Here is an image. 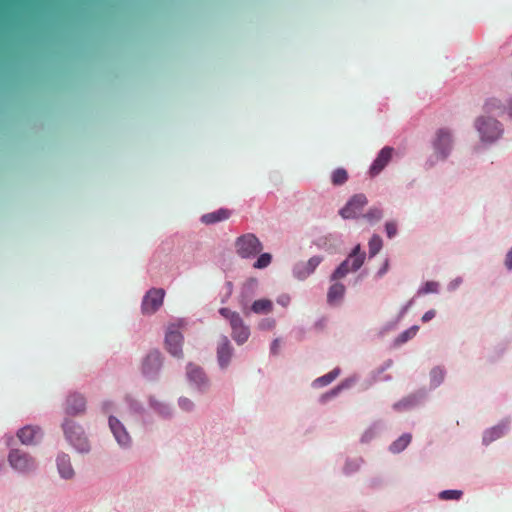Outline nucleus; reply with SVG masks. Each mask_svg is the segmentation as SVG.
<instances>
[{"mask_svg": "<svg viewBox=\"0 0 512 512\" xmlns=\"http://www.w3.org/2000/svg\"><path fill=\"white\" fill-rule=\"evenodd\" d=\"M62 429L67 441L80 453H87L90 450L88 438L81 425L73 420L65 419Z\"/></svg>", "mask_w": 512, "mask_h": 512, "instance_id": "nucleus-1", "label": "nucleus"}, {"mask_svg": "<svg viewBox=\"0 0 512 512\" xmlns=\"http://www.w3.org/2000/svg\"><path fill=\"white\" fill-rule=\"evenodd\" d=\"M219 313L229 321L233 340L238 345L244 344L250 337V328L244 323L240 314L226 307L220 308Z\"/></svg>", "mask_w": 512, "mask_h": 512, "instance_id": "nucleus-2", "label": "nucleus"}, {"mask_svg": "<svg viewBox=\"0 0 512 512\" xmlns=\"http://www.w3.org/2000/svg\"><path fill=\"white\" fill-rule=\"evenodd\" d=\"M365 260V253L360 251V245L354 247L346 260H344L331 275V281L344 278L349 272L361 268Z\"/></svg>", "mask_w": 512, "mask_h": 512, "instance_id": "nucleus-3", "label": "nucleus"}, {"mask_svg": "<svg viewBox=\"0 0 512 512\" xmlns=\"http://www.w3.org/2000/svg\"><path fill=\"white\" fill-rule=\"evenodd\" d=\"M475 127L484 142H493L503 133L501 123L493 118L479 117L475 121Z\"/></svg>", "mask_w": 512, "mask_h": 512, "instance_id": "nucleus-4", "label": "nucleus"}, {"mask_svg": "<svg viewBox=\"0 0 512 512\" xmlns=\"http://www.w3.org/2000/svg\"><path fill=\"white\" fill-rule=\"evenodd\" d=\"M236 253L241 258H251L259 254L262 249V243L252 233L244 234L238 237L235 241Z\"/></svg>", "mask_w": 512, "mask_h": 512, "instance_id": "nucleus-5", "label": "nucleus"}, {"mask_svg": "<svg viewBox=\"0 0 512 512\" xmlns=\"http://www.w3.org/2000/svg\"><path fill=\"white\" fill-rule=\"evenodd\" d=\"M452 134L447 128H440L436 132L435 140L433 141L434 153L438 159L444 160L452 149Z\"/></svg>", "mask_w": 512, "mask_h": 512, "instance_id": "nucleus-6", "label": "nucleus"}, {"mask_svg": "<svg viewBox=\"0 0 512 512\" xmlns=\"http://www.w3.org/2000/svg\"><path fill=\"white\" fill-rule=\"evenodd\" d=\"M165 291L162 288L150 289L142 300L141 309L143 314H154L163 304Z\"/></svg>", "mask_w": 512, "mask_h": 512, "instance_id": "nucleus-7", "label": "nucleus"}, {"mask_svg": "<svg viewBox=\"0 0 512 512\" xmlns=\"http://www.w3.org/2000/svg\"><path fill=\"white\" fill-rule=\"evenodd\" d=\"M162 356L157 350L150 351L141 364L142 374L148 379H155L162 367Z\"/></svg>", "mask_w": 512, "mask_h": 512, "instance_id": "nucleus-8", "label": "nucleus"}, {"mask_svg": "<svg viewBox=\"0 0 512 512\" xmlns=\"http://www.w3.org/2000/svg\"><path fill=\"white\" fill-rule=\"evenodd\" d=\"M8 461L15 470L26 473L36 468V463L32 457L20 450H12L9 453Z\"/></svg>", "mask_w": 512, "mask_h": 512, "instance_id": "nucleus-9", "label": "nucleus"}, {"mask_svg": "<svg viewBox=\"0 0 512 512\" xmlns=\"http://www.w3.org/2000/svg\"><path fill=\"white\" fill-rule=\"evenodd\" d=\"M183 335L175 326H170L165 337V345L167 351L174 357L182 358Z\"/></svg>", "mask_w": 512, "mask_h": 512, "instance_id": "nucleus-10", "label": "nucleus"}, {"mask_svg": "<svg viewBox=\"0 0 512 512\" xmlns=\"http://www.w3.org/2000/svg\"><path fill=\"white\" fill-rule=\"evenodd\" d=\"M366 204V196L364 194H356L340 210V215L345 219L354 218L361 212Z\"/></svg>", "mask_w": 512, "mask_h": 512, "instance_id": "nucleus-11", "label": "nucleus"}, {"mask_svg": "<svg viewBox=\"0 0 512 512\" xmlns=\"http://www.w3.org/2000/svg\"><path fill=\"white\" fill-rule=\"evenodd\" d=\"M186 375L189 382L196 386L197 389L204 391L208 385V378L201 367L196 364L189 363L186 369Z\"/></svg>", "mask_w": 512, "mask_h": 512, "instance_id": "nucleus-12", "label": "nucleus"}, {"mask_svg": "<svg viewBox=\"0 0 512 512\" xmlns=\"http://www.w3.org/2000/svg\"><path fill=\"white\" fill-rule=\"evenodd\" d=\"M86 410V399L79 393H71L66 398L65 413L71 416L81 415Z\"/></svg>", "mask_w": 512, "mask_h": 512, "instance_id": "nucleus-13", "label": "nucleus"}, {"mask_svg": "<svg viewBox=\"0 0 512 512\" xmlns=\"http://www.w3.org/2000/svg\"><path fill=\"white\" fill-rule=\"evenodd\" d=\"M233 355V347L227 336H221L217 345V360L219 366L227 368Z\"/></svg>", "mask_w": 512, "mask_h": 512, "instance_id": "nucleus-14", "label": "nucleus"}, {"mask_svg": "<svg viewBox=\"0 0 512 512\" xmlns=\"http://www.w3.org/2000/svg\"><path fill=\"white\" fill-rule=\"evenodd\" d=\"M109 427L120 446L128 447L130 445L131 438L124 425L117 418L109 417Z\"/></svg>", "mask_w": 512, "mask_h": 512, "instance_id": "nucleus-15", "label": "nucleus"}, {"mask_svg": "<svg viewBox=\"0 0 512 512\" xmlns=\"http://www.w3.org/2000/svg\"><path fill=\"white\" fill-rule=\"evenodd\" d=\"M393 151V148L388 146L381 149L378 156L376 157V159L374 160L370 167L371 176L378 175L386 167V165L390 162L392 158Z\"/></svg>", "mask_w": 512, "mask_h": 512, "instance_id": "nucleus-16", "label": "nucleus"}, {"mask_svg": "<svg viewBox=\"0 0 512 512\" xmlns=\"http://www.w3.org/2000/svg\"><path fill=\"white\" fill-rule=\"evenodd\" d=\"M321 262L322 257L313 256L305 264L297 266L294 273L298 279L303 280L312 274Z\"/></svg>", "mask_w": 512, "mask_h": 512, "instance_id": "nucleus-17", "label": "nucleus"}, {"mask_svg": "<svg viewBox=\"0 0 512 512\" xmlns=\"http://www.w3.org/2000/svg\"><path fill=\"white\" fill-rule=\"evenodd\" d=\"M231 211L225 208H220L216 211L206 213L202 215L201 222L206 225L215 224L224 220L229 219Z\"/></svg>", "mask_w": 512, "mask_h": 512, "instance_id": "nucleus-18", "label": "nucleus"}, {"mask_svg": "<svg viewBox=\"0 0 512 512\" xmlns=\"http://www.w3.org/2000/svg\"><path fill=\"white\" fill-rule=\"evenodd\" d=\"M57 467L61 477L71 479L74 476V470L71 465L70 457L67 454H60L57 457Z\"/></svg>", "mask_w": 512, "mask_h": 512, "instance_id": "nucleus-19", "label": "nucleus"}, {"mask_svg": "<svg viewBox=\"0 0 512 512\" xmlns=\"http://www.w3.org/2000/svg\"><path fill=\"white\" fill-rule=\"evenodd\" d=\"M40 432L38 427L25 426L18 431L17 436L23 444L29 445L35 443Z\"/></svg>", "mask_w": 512, "mask_h": 512, "instance_id": "nucleus-20", "label": "nucleus"}, {"mask_svg": "<svg viewBox=\"0 0 512 512\" xmlns=\"http://www.w3.org/2000/svg\"><path fill=\"white\" fill-rule=\"evenodd\" d=\"M345 286L342 283H334L330 286L327 293V301L329 304L338 303L345 294Z\"/></svg>", "mask_w": 512, "mask_h": 512, "instance_id": "nucleus-21", "label": "nucleus"}, {"mask_svg": "<svg viewBox=\"0 0 512 512\" xmlns=\"http://www.w3.org/2000/svg\"><path fill=\"white\" fill-rule=\"evenodd\" d=\"M484 111L486 113L502 115L506 111V106H504L499 99L492 97L486 100Z\"/></svg>", "mask_w": 512, "mask_h": 512, "instance_id": "nucleus-22", "label": "nucleus"}, {"mask_svg": "<svg viewBox=\"0 0 512 512\" xmlns=\"http://www.w3.org/2000/svg\"><path fill=\"white\" fill-rule=\"evenodd\" d=\"M251 310L256 314H268L273 310V303L269 299L255 300L251 306Z\"/></svg>", "mask_w": 512, "mask_h": 512, "instance_id": "nucleus-23", "label": "nucleus"}, {"mask_svg": "<svg viewBox=\"0 0 512 512\" xmlns=\"http://www.w3.org/2000/svg\"><path fill=\"white\" fill-rule=\"evenodd\" d=\"M411 439V434H403L390 445V451L393 453L403 451L410 444Z\"/></svg>", "mask_w": 512, "mask_h": 512, "instance_id": "nucleus-24", "label": "nucleus"}, {"mask_svg": "<svg viewBox=\"0 0 512 512\" xmlns=\"http://www.w3.org/2000/svg\"><path fill=\"white\" fill-rule=\"evenodd\" d=\"M339 374H340V369L335 368L332 371H330L329 373L325 374L324 376H321V377L317 378L316 380H314L313 385L316 387L326 386V385L330 384L332 381H334L338 377Z\"/></svg>", "mask_w": 512, "mask_h": 512, "instance_id": "nucleus-25", "label": "nucleus"}, {"mask_svg": "<svg viewBox=\"0 0 512 512\" xmlns=\"http://www.w3.org/2000/svg\"><path fill=\"white\" fill-rule=\"evenodd\" d=\"M505 430H506V425H504V424L495 426L492 429L486 431V433L484 434V437H483V441L485 443L492 442L495 439L501 437L504 434Z\"/></svg>", "mask_w": 512, "mask_h": 512, "instance_id": "nucleus-26", "label": "nucleus"}, {"mask_svg": "<svg viewBox=\"0 0 512 512\" xmlns=\"http://www.w3.org/2000/svg\"><path fill=\"white\" fill-rule=\"evenodd\" d=\"M348 180V173L343 168H338L333 171L331 175V181L333 185L339 186L343 185Z\"/></svg>", "mask_w": 512, "mask_h": 512, "instance_id": "nucleus-27", "label": "nucleus"}, {"mask_svg": "<svg viewBox=\"0 0 512 512\" xmlns=\"http://www.w3.org/2000/svg\"><path fill=\"white\" fill-rule=\"evenodd\" d=\"M381 248H382V239L377 235L372 236V238L369 241L370 256L371 257L375 256L380 251Z\"/></svg>", "mask_w": 512, "mask_h": 512, "instance_id": "nucleus-28", "label": "nucleus"}, {"mask_svg": "<svg viewBox=\"0 0 512 512\" xmlns=\"http://www.w3.org/2000/svg\"><path fill=\"white\" fill-rule=\"evenodd\" d=\"M272 255L270 253H262L254 263L253 267L256 269H263L270 265Z\"/></svg>", "mask_w": 512, "mask_h": 512, "instance_id": "nucleus-29", "label": "nucleus"}, {"mask_svg": "<svg viewBox=\"0 0 512 512\" xmlns=\"http://www.w3.org/2000/svg\"><path fill=\"white\" fill-rule=\"evenodd\" d=\"M463 495L461 490H444L440 492L439 498L441 500H459Z\"/></svg>", "mask_w": 512, "mask_h": 512, "instance_id": "nucleus-30", "label": "nucleus"}, {"mask_svg": "<svg viewBox=\"0 0 512 512\" xmlns=\"http://www.w3.org/2000/svg\"><path fill=\"white\" fill-rule=\"evenodd\" d=\"M439 284L434 281H428L425 285L419 290V294H428V293H436L438 292Z\"/></svg>", "mask_w": 512, "mask_h": 512, "instance_id": "nucleus-31", "label": "nucleus"}, {"mask_svg": "<svg viewBox=\"0 0 512 512\" xmlns=\"http://www.w3.org/2000/svg\"><path fill=\"white\" fill-rule=\"evenodd\" d=\"M418 329H419V327L415 325V326H412L411 328H409L408 330L404 331L399 336V341L402 343L408 341L409 339H411L412 337H414L416 335V333L418 332Z\"/></svg>", "mask_w": 512, "mask_h": 512, "instance_id": "nucleus-32", "label": "nucleus"}, {"mask_svg": "<svg viewBox=\"0 0 512 512\" xmlns=\"http://www.w3.org/2000/svg\"><path fill=\"white\" fill-rule=\"evenodd\" d=\"M432 382L434 385H439L444 378V372L440 368H434L431 372Z\"/></svg>", "mask_w": 512, "mask_h": 512, "instance_id": "nucleus-33", "label": "nucleus"}, {"mask_svg": "<svg viewBox=\"0 0 512 512\" xmlns=\"http://www.w3.org/2000/svg\"><path fill=\"white\" fill-rule=\"evenodd\" d=\"M365 217L370 221H377L381 219L382 217V210L379 208H371L367 214H365Z\"/></svg>", "mask_w": 512, "mask_h": 512, "instance_id": "nucleus-34", "label": "nucleus"}, {"mask_svg": "<svg viewBox=\"0 0 512 512\" xmlns=\"http://www.w3.org/2000/svg\"><path fill=\"white\" fill-rule=\"evenodd\" d=\"M276 325V322L274 319L272 318H267V319H263L260 323H259V328L262 329V330H271L275 327Z\"/></svg>", "mask_w": 512, "mask_h": 512, "instance_id": "nucleus-35", "label": "nucleus"}, {"mask_svg": "<svg viewBox=\"0 0 512 512\" xmlns=\"http://www.w3.org/2000/svg\"><path fill=\"white\" fill-rule=\"evenodd\" d=\"M340 390H341V386L335 387L330 392L323 394L320 398V401L322 403H325L327 400L331 399L332 397H335L340 392Z\"/></svg>", "mask_w": 512, "mask_h": 512, "instance_id": "nucleus-36", "label": "nucleus"}, {"mask_svg": "<svg viewBox=\"0 0 512 512\" xmlns=\"http://www.w3.org/2000/svg\"><path fill=\"white\" fill-rule=\"evenodd\" d=\"M179 405L184 411H191L194 407V403L188 398H180Z\"/></svg>", "mask_w": 512, "mask_h": 512, "instance_id": "nucleus-37", "label": "nucleus"}, {"mask_svg": "<svg viewBox=\"0 0 512 512\" xmlns=\"http://www.w3.org/2000/svg\"><path fill=\"white\" fill-rule=\"evenodd\" d=\"M386 233L389 238H392L397 233V225L395 222H387L385 225Z\"/></svg>", "mask_w": 512, "mask_h": 512, "instance_id": "nucleus-38", "label": "nucleus"}, {"mask_svg": "<svg viewBox=\"0 0 512 512\" xmlns=\"http://www.w3.org/2000/svg\"><path fill=\"white\" fill-rule=\"evenodd\" d=\"M436 315V312L435 310H429L427 311L423 316H422V321L423 322H428L430 320H432Z\"/></svg>", "mask_w": 512, "mask_h": 512, "instance_id": "nucleus-39", "label": "nucleus"}, {"mask_svg": "<svg viewBox=\"0 0 512 512\" xmlns=\"http://www.w3.org/2000/svg\"><path fill=\"white\" fill-rule=\"evenodd\" d=\"M505 266L507 269H512V248L508 251L505 258Z\"/></svg>", "mask_w": 512, "mask_h": 512, "instance_id": "nucleus-40", "label": "nucleus"}, {"mask_svg": "<svg viewBox=\"0 0 512 512\" xmlns=\"http://www.w3.org/2000/svg\"><path fill=\"white\" fill-rule=\"evenodd\" d=\"M277 302L282 306H287L290 302V297L288 295H281L278 297Z\"/></svg>", "mask_w": 512, "mask_h": 512, "instance_id": "nucleus-41", "label": "nucleus"}, {"mask_svg": "<svg viewBox=\"0 0 512 512\" xmlns=\"http://www.w3.org/2000/svg\"><path fill=\"white\" fill-rule=\"evenodd\" d=\"M278 347H279V340L276 339V340L273 341V343L271 345V352L274 353V354L277 353Z\"/></svg>", "mask_w": 512, "mask_h": 512, "instance_id": "nucleus-42", "label": "nucleus"}, {"mask_svg": "<svg viewBox=\"0 0 512 512\" xmlns=\"http://www.w3.org/2000/svg\"><path fill=\"white\" fill-rule=\"evenodd\" d=\"M111 405H112V404H111L110 402H104V403H103V407H102V408H103V411H104V412H108V411H109V409H110V407H111Z\"/></svg>", "mask_w": 512, "mask_h": 512, "instance_id": "nucleus-43", "label": "nucleus"}, {"mask_svg": "<svg viewBox=\"0 0 512 512\" xmlns=\"http://www.w3.org/2000/svg\"><path fill=\"white\" fill-rule=\"evenodd\" d=\"M508 114L512 118V101L509 103V106H508Z\"/></svg>", "mask_w": 512, "mask_h": 512, "instance_id": "nucleus-44", "label": "nucleus"}, {"mask_svg": "<svg viewBox=\"0 0 512 512\" xmlns=\"http://www.w3.org/2000/svg\"><path fill=\"white\" fill-rule=\"evenodd\" d=\"M385 270H387V267H386V266L384 267V270H383V271H381L380 273H384V272H385Z\"/></svg>", "mask_w": 512, "mask_h": 512, "instance_id": "nucleus-45", "label": "nucleus"}]
</instances>
